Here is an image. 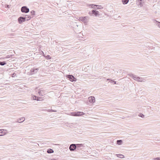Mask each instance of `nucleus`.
Wrapping results in <instances>:
<instances>
[{"label": "nucleus", "instance_id": "1", "mask_svg": "<svg viewBox=\"0 0 160 160\" xmlns=\"http://www.w3.org/2000/svg\"><path fill=\"white\" fill-rule=\"evenodd\" d=\"M89 17L88 16L81 17L77 19L78 21L82 22L85 25H87L89 20Z\"/></svg>", "mask_w": 160, "mask_h": 160}, {"label": "nucleus", "instance_id": "2", "mask_svg": "<svg viewBox=\"0 0 160 160\" xmlns=\"http://www.w3.org/2000/svg\"><path fill=\"white\" fill-rule=\"evenodd\" d=\"M132 77L133 78L138 81L140 82H144V80L142 78H140L139 77H138L136 75H132Z\"/></svg>", "mask_w": 160, "mask_h": 160}, {"label": "nucleus", "instance_id": "3", "mask_svg": "<svg viewBox=\"0 0 160 160\" xmlns=\"http://www.w3.org/2000/svg\"><path fill=\"white\" fill-rule=\"evenodd\" d=\"M21 11L22 12L24 13H28L29 11V9L27 8L26 6H23L22 7Z\"/></svg>", "mask_w": 160, "mask_h": 160}, {"label": "nucleus", "instance_id": "4", "mask_svg": "<svg viewBox=\"0 0 160 160\" xmlns=\"http://www.w3.org/2000/svg\"><path fill=\"white\" fill-rule=\"evenodd\" d=\"M26 17H20L18 19V21L19 23L21 24L26 21Z\"/></svg>", "mask_w": 160, "mask_h": 160}, {"label": "nucleus", "instance_id": "5", "mask_svg": "<svg viewBox=\"0 0 160 160\" xmlns=\"http://www.w3.org/2000/svg\"><path fill=\"white\" fill-rule=\"evenodd\" d=\"M88 100L90 103L93 104L95 102V98L93 96L90 97L88 98Z\"/></svg>", "mask_w": 160, "mask_h": 160}, {"label": "nucleus", "instance_id": "6", "mask_svg": "<svg viewBox=\"0 0 160 160\" xmlns=\"http://www.w3.org/2000/svg\"><path fill=\"white\" fill-rule=\"evenodd\" d=\"M66 77L68 78L69 80L71 82L76 81L77 79L72 75H67Z\"/></svg>", "mask_w": 160, "mask_h": 160}, {"label": "nucleus", "instance_id": "7", "mask_svg": "<svg viewBox=\"0 0 160 160\" xmlns=\"http://www.w3.org/2000/svg\"><path fill=\"white\" fill-rule=\"evenodd\" d=\"M91 13H92V14H91V15L95 17H97L99 15V12L96 10H92Z\"/></svg>", "mask_w": 160, "mask_h": 160}, {"label": "nucleus", "instance_id": "8", "mask_svg": "<svg viewBox=\"0 0 160 160\" xmlns=\"http://www.w3.org/2000/svg\"><path fill=\"white\" fill-rule=\"evenodd\" d=\"M77 148L76 145L75 144H71L69 148L70 150L71 151H73Z\"/></svg>", "mask_w": 160, "mask_h": 160}, {"label": "nucleus", "instance_id": "9", "mask_svg": "<svg viewBox=\"0 0 160 160\" xmlns=\"http://www.w3.org/2000/svg\"><path fill=\"white\" fill-rule=\"evenodd\" d=\"M38 68H32L30 70L31 73V74H33L36 73L38 70Z\"/></svg>", "mask_w": 160, "mask_h": 160}, {"label": "nucleus", "instance_id": "10", "mask_svg": "<svg viewBox=\"0 0 160 160\" xmlns=\"http://www.w3.org/2000/svg\"><path fill=\"white\" fill-rule=\"evenodd\" d=\"M6 133V130L5 129H0V136H3Z\"/></svg>", "mask_w": 160, "mask_h": 160}, {"label": "nucleus", "instance_id": "11", "mask_svg": "<svg viewBox=\"0 0 160 160\" xmlns=\"http://www.w3.org/2000/svg\"><path fill=\"white\" fill-rule=\"evenodd\" d=\"M76 145L77 148L78 149H82L84 148V145L83 144H77Z\"/></svg>", "mask_w": 160, "mask_h": 160}, {"label": "nucleus", "instance_id": "12", "mask_svg": "<svg viewBox=\"0 0 160 160\" xmlns=\"http://www.w3.org/2000/svg\"><path fill=\"white\" fill-rule=\"evenodd\" d=\"M84 114V113L82 112H75V116H79L83 115Z\"/></svg>", "mask_w": 160, "mask_h": 160}, {"label": "nucleus", "instance_id": "13", "mask_svg": "<svg viewBox=\"0 0 160 160\" xmlns=\"http://www.w3.org/2000/svg\"><path fill=\"white\" fill-rule=\"evenodd\" d=\"M142 0H137V3L139 6L141 7L142 6Z\"/></svg>", "mask_w": 160, "mask_h": 160}, {"label": "nucleus", "instance_id": "14", "mask_svg": "<svg viewBox=\"0 0 160 160\" xmlns=\"http://www.w3.org/2000/svg\"><path fill=\"white\" fill-rule=\"evenodd\" d=\"M25 120L24 117H22L18 120V122L19 123H21L23 122Z\"/></svg>", "mask_w": 160, "mask_h": 160}, {"label": "nucleus", "instance_id": "15", "mask_svg": "<svg viewBox=\"0 0 160 160\" xmlns=\"http://www.w3.org/2000/svg\"><path fill=\"white\" fill-rule=\"evenodd\" d=\"M44 91L41 89H39L38 91V93L40 96H43L44 94Z\"/></svg>", "mask_w": 160, "mask_h": 160}, {"label": "nucleus", "instance_id": "16", "mask_svg": "<svg viewBox=\"0 0 160 160\" xmlns=\"http://www.w3.org/2000/svg\"><path fill=\"white\" fill-rule=\"evenodd\" d=\"M116 155L118 157L121 158H123L124 157L123 155L121 154H116Z\"/></svg>", "mask_w": 160, "mask_h": 160}, {"label": "nucleus", "instance_id": "17", "mask_svg": "<svg viewBox=\"0 0 160 160\" xmlns=\"http://www.w3.org/2000/svg\"><path fill=\"white\" fill-rule=\"evenodd\" d=\"M122 2L123 4H125L128 3L129 0H122Z\"/></svg>", "mask_w": 160, "mask_h": 160}, {"label": "nucleus", "instance_id": "18", "mask_svg": "<svg viewBox=\"0 0 160 160\" xmlns=\"http://www.w3.org/2000/svg\"><path fill=\"white\" fill-rule=\"evenodd\" d=\"M89 6H91V8H92L94 9H97V7H96V5L95 4H91V5H89Z\"/></svg>", "mask_w": 160, "mask_h": 160}, {"label": "nucleus", "instance_id": "19", "mask_svg": "<svg viewBox=\"0 0 160 160\" xmlns=\"http://www.w3.org/2000/svg\"><path fill=\"white\" fill-rule=\"evenodd\" d=\"M96 7H97V9H102L103 8V7L100 5H96Z\"/></svg>", "mask_w": 160, "mask_h": 160}, {"label": "nucleus", "instance_id": "20", "mask_svg": "<svg viewBox=\"0 0 160 160\" xmlns=\"http://www.w3.org/2000/svg\"><path fill=\"white\" fill-rule=\"evenodd\" d=\"M155 23L158 26L159 28H160V22H158L156 20H155Z\"/></svg>", "mask_w": 160, "mask_h": 160}, {"label": "nucleus", "instance_id": "21", "mask_svg": "<svg viewBox=\"0 0 160 160\" xmlns=\"http://www.w3.org/2000/svg\"><path fill=\"white\" fill-rule=\"evenodd\" d=\"M122 140H118L117 141V144L119 145L122 144Z\"/></svg>", "mask_w": 160, "mask_h": 160}, {"label": "nucleus", "instance_id": "22", "mask_svg": "<svg viewBox=\"0 0 160 160\" xmlns=\"http://www.w3.org/2000/svg\"><path fill=\"white\" fill-rule=\"evenodd\" d=\"M37 97L35 96L32 95L31 97V99L33 100H37Z\"/></svg>", "mask_w": 160, "mask_h": 160}, {"label": "nucleus", "instance_id": "23", "mask_svg": "<svg viewBox=\"0 0 160 160\" xmlns=\"http://www.w3.org/2000/svg\"><path fill=\"white\" fill-rule=\"evenodd\" d=\"M43 100V99L42 98L40 97H37L36 100L39 101H42Z\"/></svg>", "mask_w": 160, "mask_h": 160}, {"label": "nucleus", "instance_id": "24", "mask_svg": "<svg viewBox=\"0 0 160 160\" xmlns=\"http://www.w3.org/2000/svg\"><path fill=\"white\" fill-rule=\"evenodd\" d=\"M25 17H26V21H28L31 19V17L28 15H26Z\"/></svg>", "mask_w": 160, "mask_h": 160}, {"label": "nucleus", "instance_id": "25", "mask_svg": "<svg viewBox=\"0 0 160 160\" xmlns=\"http://www.w3.org/2000/svg\"><path fill=\"white\" fill-rule=\"evenodd\" d=\"M53 152V151L51 149H49L48 150L47 152L48 153H52Z\"/></svg>", "mask_w": 160, "mask_h": 160}, {"label": "nucleus", "instance_id": "26", "mask_svg": "<svg viewBox=\"0 0 160 160\" xmlns=\"http://www.w3.org/2000/svg\"><path fill=\"white\" fill-rule=\"evenodd\" d=\"M138 116L142 118H144L145 117L144 115L142 113H140L139 114Z\"/></svg>", "mask_w": 160, "mask_h": 160}, {"label": "nucleus", "instance_id": "27", "mask_svg": "<svg viewBox=\"0 0 160 160\" xmlns=\"http://www.w3.org/2000/svg\"><path fill=\"white\" fill-rule=\"evenodd\" d=\"M6 64L5 62H0V65L2 66Z\"/></svg>", "mask_w": 160, "mask_h": 160}, {"label": "nucleus", "instance_id": "28", "mask_svg": "<svg viewBox=\"0 0 160 160\" xmlns=\"http://www.w3.org/2000/svg\"><path fill=\"white\" fill-rule=\"evenodd\" d=\"M46 58L47 59H51V57L49 55H47L46 57Z\"/></svg>", "mask_w": 160, "mask_h": 160}, {"label": "nucleus", "instance_id": "29", "mask_svg": "<svg viewBox=\"0 0 160 160\" xmlns=\"http://www.w3.org/2000/svg\"><path fill=\"white\" fill-rule=\"evenodd\" d=\"M154 160H160V157H157L153 159Z\"/></svg>", "mask_w": 160, "mask_h": 160}, {"label": "nucleus", "instance_id": "30", "mask_svg": "<svg viewBox=\"0 0 160 160\" xmlns=\"http://www.w3.org/2000/svg\"><path fill=\"white\" fill-rule=\"evenodd\" d=\"M75 112H71L70 115L72 116H75Z\"/></svg>", "mask_w": 160, "mask_h": 160}, {"label": "nucleus", "instance_id": "31", "mask_svg": "<svg viewBox=\"0 0 160 160\" xmlns=\"http://www.w3.org/2000/svg\"><path fill=\"white\" fill-rule=\"evenodd\" d=\"M16 73H13L12 74V77H15V76H16Z\"/></svg>", "mask_w": 160, "mask_h": 160}, {"label": "nucleus", "instance_id": "32", "mask_svg": "<svg viewBox=\"0 0 160 160\" xmlns=\"http://www.w3.org/2000/svg\"><path fill=\"white\" fill-rule=\"evenodd\" d=\"M31 13L32 15H34V13H35V11H32L31 12Z\"/></svg>", "mask_w": 160, "mask_h": 160}, {"label": "nucleus", "instance_id": "33", "mask_svg": "<svg viewBox=\"0 0 160 160\" xmlns=\"http://www.w3.org/2000/svg\"><path fill=\"white\" fill-rule=\"evenodd\" d=\"M6 6H7V7L8 8H9V5H6Z\"/></svg>", "mask_w": 160, "mask_h": 160}, {"label": "nucleus", "instance_id": "34", "mask_svg": "<svg viewBox=\"0 0 160 160\" xmlns=\"http://www.w3.org/2000/svg\"><path fill=\"white\" fill-rule=\"evenodd\" d=\"M116 81L114 82V84H116Z\"/></svg>", "mask_w": 160, "mask_h": 160}, {"label": "nucleus", "instance_id": "35", "mask_svg": "<svg viewBox=\"0 0 160 160\" xmlns=\"http://www.w3.org/2000/svg\"><path fill=\"white\" fill-rule=\"evenodd\" d=\"M89 14H90V12H89Z\"/></svg>", "mask_w": 160, "mask_h": 160}]
</instances>
